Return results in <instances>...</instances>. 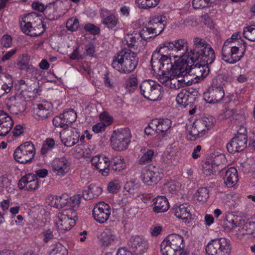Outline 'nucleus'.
I'll use <instances>...</instances> for the list:
<instances>
[{
    "label": "nucleus",
    "mask_w": 255,
    "mask_h": 255,
    "mask_svg": "<svg viewBox=\"0 0 255 255\" xmlns=\"http://www.w3.org/2000/svg\"><path fill=\"white\" fill-rule=\"evenodd\" d=\"M190 50L185 39L161 43L153 53L151 66L158 73V81L165 86L178 89L186 86L191 71Z\"/></svg>",
    "instance_id": "f257e3e1"
},
{
    "label": "nucleus",
    "mask_w": 255,
    "mask_h": 255,
    "mask_svg": "<svg viewBox=\"0 0 255 255\" xmlns=\"http://www.w3.org/2000/svg\"><path fill=\"white\" fill-rule=\"evenodd\" d=\"M193 47L190 49V60L192 62H199L211 64L215 60V54L211 46L204 39L195 37Z\"/></svg>",
    "instance_id": "f03ea898"
},
{
    "label": "nucleus",
    "mask_w": 255,
    "mask_h": 255,
    "mask_svg": "<svg viewBox=\"0 0 255 255\" xmlns=\"http://www.w3.org/2000/svg\"><path fill=\"white\" fill-rule=\"evenodd\" d=\"M138 62L136 54L131 49H124L113 58L112 67L121 73L128 74L133 71Z\"/></svg>",
    "instance_id": "7ed1b4c3"
},
{
    "label": "nucleus",
    "mask_w": 255,
    "mask_h": 255,
    "mask_svg": "<svg viewBox=\"0 0 255 255\" xmlns=\"http://www.w3.org/2000/svg\"><path fill=\"white\" fill-rule=\"evenodd\" d=\"M19 22L21 31L25 34L37 37L44 33V25L35 13H29L20 15Z\"/></svg>",
    "instance_id": "20e7f679"
},
{
    "label": "nucleus",
    "mask_w": 255,
    "mask_h": 255,
    "mask_svg": "<svg viewBox=\"0 0 255 255\" xmlns=\"http://www.w3.org/2000/svg\"><path fill=\"white\" fill-rule=\"evenodd\" d=\"M232 42L225 41L221 51L222 59L229 64H235L243 57L246 50L244 43Z\"/></svg>",
    "instance_id": "39448f33"
},
{
    "label": "nucleus",
    "mask_w": 255,
    "mask_h": 255,
    "mask_svg": "<svg viewBox=\"0 0 255 255\" xmlns=\"http://www.w3.org/2000/svg\"><path fill=\"white\" fill-rule=\"evenodd\" d=\"M81 197L79 195H75L69 197L67 194L54 197L50 196L47 199V202L51 207L57 209H62L69 212L78 209L80 204Z\"/></svg>",
    "instance_id": "423d86ee"
},
{
    "label": "nucleus",
    "mask_w": 255,
    "mask_h": 255,
    "mask_svg": "<svg viewBox=\"0 0 255 255\" xmlns=\"http://www.w3.org/2000/svg\"><path fill=\"white\" fill-rule=\"evenodd\" d=\"M215 122V119L211 116L196 120L187 127L188 138L190 140H195L203 136L213 127Z\"/></svg>",
    "instance_id": "0eeeda50"
},
{
    "label": "nucleus",
    "mask_w": 255,
    "mask_h": 255,
    "mask_svg": "<svg viewBox=\"0 0 255 255\" xmlns=\"http://www.w3.org/2000/svg\"><path fill=\"white\" fill-rule=\"evenodd\" d=\"M230 241L226 238L212 240L206 246L207 255H229L231 251Z\"/></svg>",
    "instance_id": "6e6552de"
},
{
    "label": "nucleus",
    "mask_w": 255,
    "mask_h": 255,
    "mask_svg": "<svg viewBox=\"0 0 255 255\" xmlns=\"http://www.w3.org/2000/svg\"><path fill=\"white\" fill-rule=\"evenodd\" d=\"M131 134L128 128L114 130L111 138L113 149L123 151L126 149L131 141Z\"/></svg>",
    "instance_id": "1a4fd4ad"
},
{
    "label": "nucleus",
    "mask_w": 255,
    "mask_h": 255,
    "mask_svg": "<svg viewBox=\"0 0 255 255\" xmlns=\"http://www.w3.org/2000/svg\"><path fill=\"white\" fill-rule=\"evenodd\" d=\"M77 214L75 211L70 212L66 210L56 214L55 223L57 230L60 233H64L70 230L75 224Z\"/></svg>",
    "instance_id": "9d476101"
},
{
    "label": "nucleus",
    "mask_w": 255,
    "mask_h": 255,
    "mask_svg": "<svg viewBox=\"0 0 255 255\" xmlns=\"http://www.w3.org/2000/svg\"><path fill=\"white\" fill-rule=\"evenodd\" d=\"M161 87L156 82L150 80L142 81L140 85L141 94L146 99L155 101L161 94Z\"/></svg>",
    "instance_id": "9b49d317"
},
{
    "label": "nucleus",
    "mask_w": 255,
    "mask_h": 255,
    "mask_svg": "<svg viewBox=\"0 0 255 255\" xmlns=\"http://www.w3.org/2000/svg\"><path fill=\"white\" fill-rule=\"evenodd\" d=\"M35 148L30 141L25 142L19 146L14 151L13 156L17 162L26 163L34 157Z\"/></svg>",
    "instance_id": "f8f14e48"
},
{
    "label": "nucleus",
    "mask_w": 255,
    "mask_h": 255,
    "mask_svg": "<svg viewBox=\"0 0 255 255\" xmlns=\"http://www.w3.org/2000/svg\"><path fill=\"white\" fill-rule=\"evenodd\" d=\"M99 244L105 249H113L120 243V239L117 232L112 229H105L98 236Z\"/></svg>",
    "instance_id": "ddd939ff"
},
{
    "label": "nucleus",
    "mask_w": 255,
    "mask_h": 255,
    "mask_svg": "<svg viewBox=\"0 0 255 255\" xmlns=\"http://www.w3.org/2000/svg\"><path fill=\"white\" fill-rule=\"evenodd\" d=\"M141 179L147 185L156 184L161 178L160 169L156 166L149 165L145 166L141 173Z\"/></svg>",
    "instance_id": "4468645a"
},
{
    "label": "nucleus",
    "mask_w": 255,
    "mask_h": 255,
    "mask_svg": "<svg viewBox=\"0 0 255 255\" xmlns=\"http://www.w3.org/2000/svg\"><path fill=\"white\" fill-rule=\"evenodd\" d=\"M52 170L58 178L66 176L70 171L71 164L65 157L55 158L51 162Z\"/></svg>",
    "instance_id": "2eb2a0df"
},
{
    "label": "nucleus",
    "mask_w": 255,
    "mask_h": 255,
    "mask_svg": "<svg viewBox=\"0 0 255 255\" xmlns=\"http://www.w3.org/2000/svg\"><path fill=\"white\" fill-rule=\"evenodd\" d=\"M52 104L48 101H43L35 105L33 110V116L38 121H43L48 119L53 114Z\"/></svg>",
    "instance_id": "dca6fc26"
},
{
    "label": "nucleus",
    "mask_w": 255,
    "mask_h": 255,
    "mask_svg": "<svg viewBox=\"0 0 255 255\" xmlns=\"http://www.w3.org/2000/svg\"><path fill=\"white\" fill-rule=\"evenodd\" d=\"M110 215V206L104 202L96 204L93 209L94 219L101 224L105 223L109 219Z\"/></svg>",
    "instance_id": "f3484780"
},
{
    "label": "nucleus",
    "mask_w": 255,
    "mask_h": 255,
    "mask_svg": "<svg viewBox=\"0 0 255 255\" xmlns=\"http://www.w3.org/2000/svg\"><path fill=\"white\" fill-rule=\"evenodd\" d=\"M79 137L80 132L72 127L63 129L60 132L61 141L67 147H71L77 143Z\"/></svg>",
    "instance_id": "a211bd4d"
},
{
    "label": "nucleus",
    "mask_w": 255,
    "mask_h": 255,
    "mask_svg": "<svg viewBox=\"0 0 255 255\" xmlns=\"http://www.w3.org/2000/svg\"><path fill=\"white\" fill-rule=\"evenodd\" d=\"M247 136L244 133L238 132L230 142L227 144V149L229 152L234 154L243 151L247 146Z\"/></svg>",
    "instance_id": "6ab92c4d"
},
{
    "label": "nucleus",
    "mask_w": 255,
    "mask_h": 255,
    "mask_svg": "<svg viewBox=\"0 0 255 255\" xmlns=\"http://www.w3.org/2000/svg\"><path fill=\"white\" fill-rule=\"evenodd\" d=\"M166 17L162 15H156L150 18L148 23V28L153 36L162 33L166 25Z\"/></svg>",
    "instance_id": "aec40b11"
},
{
    "label": "nucleus",
    "mask_w": 255,
    "mask_h": 255,
    "mask_svg": "<svg viewBox=\"0 0 255 255\" xmlns=\"http://www.w3.org/2000/svg\"><path fill=\"white\" fill-rule=\"evenodd\" d=\"M128 244L132 251L137 255L146 252L148 248L147 240L140 236L131 237Z\"/></svg>",
    "instance_id": "412c9836"
},
{
    "label": "nucleus",
    "mask_w": 255,
    "mask_h": 255,
    "mask_svg": "<svg viewBox=\"0 0 255 255\" xmlns=\"http://www.w3.org/2000/svg\"><path fill=\"white\" fill-rule=\"evenodd\" d=\"M219 160L226 161L224 155H221L214 160H207L203 165V173L206 176H211L217 171L221 170L223 166L218 162Z\"/></svg>",
    "instance_id": "4be33fe9"
},
{
    "label": "nucleus",
    "mask_w": 255,
    "mask_h": 255,
    "mask_svg": "<svg viewBox=\"0 0 255 255\" xmlns=\"http://www.w3.org/2000/svg\"><path fill=\"white\" fill-rule=\"evenodd\" d=\"M38 186V178L35 174L32 173H28L22 177L18 183V187L20 189L28 191L35 190Z\"/></svg>",
    "instance_id": "5701e85b"
},
{
    "label": "nucleus",
    "mask_w": 255,
    "mask_h": 255,
    "mask_svg": "<svg viewBox=\"0 0 255 255\" xmlns=\"http://www.w3.org/2000/svg\"><path fill=\"white\" fill-rule=\"evenodd\" d=\"M92 165L98 169L103 176H107L109 173L110 160L105 156L96 155L91 159Z\"/></svg>",
    "instance_id": "b1692460"
},
{
    "label": "nucleus",
    "mask_w": 255,
    "mask_h": 255,
    "mask_svg": "<svg viewBox=\"0 0 255 255\" xmlns=\"http://www.w3.org/2000/svg\"><path fill=\"white\" fill-rule=\"evenodd\" d=\"M192 207L187 203L175 204L173 207V211L175 216L183 220L185 222H189L192 219L191 210Z\"/></svg>",
    "instance_id": "393cba45"
},
{
    "label": "nucleus",
    "mask_w": 255,
    "mask_h": 255,
    "mask_svg": "<svg viewBox=\"0 0 255 255\" xmlns=\"http://www.w3.org/2000/svg\"><path fill=\"white\" fill-rule=\"evenodd\" d=\"M164 240L173 249H176L179 255H186L185 253L184 252V240L181 236L173 234L168 235Z\"/></svg>",
    "instance_id": "a878e982"
},
{
    "label": "nucleus",
    "mask_w": 255,
    "mask_h": 255,
    "mask_svg": "<svg viewBox=\"0 0 255 255\" xmlns=\"http://www.w3.org/2000/svg\"><path fill=\"white\" fill-rule=\"evenodd\" d=\"M10 100L13 102L9 107V111L11 114L18 115L25 110L26 102L22 95H16L11 98Z\"/></svg>",
    "instance_id": "bb28decb"
},
{
    "label": "nucleus",
    "mask_w": 255,
    "mask_h": 255,
    "mask_svg": "<svg viewBox=\"0 0 255 255\" xmlns=\"http://www.w3.org/2000/svg\"><path fill=\"white\" fill-rule=\"evenodd\" d=\"M13 125L11 118L5 112L0 111V136L6 135Z\"/></svg>",
    "instance_id": "cd10ccee"
},
{
    "label": "nucleus",
    "mask_w": 255,
    "mask_h": 255,
    "mask_svg": "<svg viewBox=\"0 0 255 255\" xmlns=\"http://www.w3.org/2000/svg\"><path fill=\"white\" fill-rule=\"evenodd\" d=\"M128 47L134 50L140 51L142 47V42L140 39V35L136 33L127 34L123 41Z\"/></svg>",
    "instance_id": "c85d7f7f"
},
{
    "label": "nucleus",
    "mask_w": 255,
    "mask_h": 255,
    "mask_svg": "<svg viewBox=\"0 0 255 255\" xmlns=\"http://www.w3.org/2000/svg\"><path fill=\"white\" fill-rule=\"evenodd\" d=\"M101 15L103 23L109 28L116 27L119 22L117 14L107 9H102Z\"/></svg>",
    "instance_id": "c756f323"
},
{
    "label": "nucleus",
    "mask_w": 255,
    "mask_h": 255,
    "mask_svg": "<svg viewBox=\"0 0 255 255\" xmlns=\"http://www.w3.org/2000/svg\"><path fill=\"white\" fill-rule=\"evenodd\" d=\"M153 211L155 213L166 212L169 208L167 198L163 196H158L153 199Z\"/></svg>",
    "instance_id": "7c9ffc66"
},
{
    "label": "nucleus",
    "mask_w": 255,
    "mask_h": 255,
    "mask_svg": "<svg viewBox=\"0 0 255 255\" xmlns=\"http://www.w3.org/2000/svg\"><path fill=\"white\" fill-rule=\"evenodd\" d=\"M238 179L237 170L233 167L229 168L226 171L223 177L224 183L228 187H234L238 182Z\"/></svg>",
    "instance_id": "2f4dec72"
},
{
    "label": "nucleus",
    "mask_w": 255,
    "mask_h": 255,
    "mask_svg": "<svg viewBox=\"0 0 255 255\" xmlns=\"http://www.w3.org/2000/svg\"><path fill=\"white\" fill-rule=\"evenodd\" d=\"M172 121L168 119H154L152 121V126L156 127L157 133L165 132L171 127Z\"/></svg>",
    "instance_id": "473e14b6"
},
{
    "label": "nucleus",
    "mask_w": 255,
    "mask_h": 255,
    "mask_svg": "<svg viewBox=\"0 0 255 255\" xmlns=\"http://www.w3.org/2000/svg\"><path fill=\"white\" fill-rule=\"evenodd\" d=\"M102 192V189L98 186L91 184L87 189L83 192V197L86 200H89L98 197Z\"/></svg>",
    "instance_id": "72a5a7b5"
},
{
    "label": "nucleus",
    "mask_w": 255,
    "mask_h": 255,
    "mask_svg": "<svg viewBox=\"0 0 255 255\" xmlns=\"http://www.w3.org/2000/svg\"><path fill=\"white\" fill-rule=\"evenodd\" d=\"M208 197V189L206 187H202L198 189L194 194L193 200L196 204H202L207 201Z\"/></svg>",
    "instance_id": "f704fd0d"
},
{
    "label": "nucleus",
    "mask_w": 255,
    "mask_h": 255,
    "mask_svg": "<svg viewBox=\"0 0 255 255\" xmlns=\"http://www.w3.org/2000/svg\"><path fill=\"white\" fill-rule=\"evenodd\" d=\"M110 165L113 170L121 171L126 168V163L124 158L121 156L114 157L110 161Z\"/></svg>",
    "instance_id": "c9c22d12"
},
{
    "label": "nucleus",
    "mask_w": 255,
    "mask_h": 255,
    "mask_svg": "<svg viewBox=\"0 0 255 255\" xmlns=\"http://www.w3.org/2000/svg\"><path fill=\"white\" fill-rule=\"evenodd\" d=\"M33 9L39 12H44L45 16L48 19H52L54 16L50 14L51 11H54L53 8H50L48 5L45 6L43 4L38 1H35L32 4Z\"/></svg>",
    "instance_id": "e433bc0d"
},
{
    "label": "nucleus",
    "mask_w": 255,
    "mask_h": 255,
    "mask_svg": "<svg viewBox=\"0 0 255 255\" xmlns=\"http://www.w3.org/2000/svg\"><path fill=\"white\" fill-rule=\"evenodd\" d=\"M189 92L186 90H182L177 95L176 97V101L177 103L183 106L186 107L191 102L189 99L192 98V97L189 96Z\"/></svg>",
    "instance_id": "4c0bfd02"
},
{
    "label": "nucleus",
    "mask_w": 255,
    "mask_h": 255,
    "mask_svg": "<svg viewBox=\"0 0 255 255\" xmlns=\"http://www.w3.org/2000/svg\"><path fill=\"white\" fill-rule=\"evenodd\" d=\"M231 123L237 127H240V130L245 131L246 130L244 125L246 123L245 117L242 114L233 115L231 118Z\"/></svg>",
    "instance_id": "58836bf2"
},
{
    "label": "nucleus",
    "mask_w": 255,
    "mask_h": 255,
    "mask_svg": "<svg viewBox=\"0 0 255 255\" xmlns=\"http://www.w3.org/2000/svg\"><path fill=\"white\" fill-rule=\"evenodd\" d=\"M209 65L203 63H200L198 66L196 65L193 69L197 77L202 78L206 77L209 72Z\"/></svg>",
    "instance_id": "ea45409f"
},
{
    "label": "nucleus",
    "mask_w": 255,
    "mask_h": 255,
    "mask_svg": "<svg viewBox=\"0 0 255 255\" xmlns=\"http://www.w3.org/2000/svg\"><path fill=\"white\" fill-rule=\"evenodd\" d=\"M160 251L162 255H179L176 249H173L165 240L161 244Z\"/></svg>",
    "instance_id": "a19ab883"
},
{
    "label": "nucleus",
    "mask_w": 255,
    "mask_h": 255,
    "mask_svg": "<svg viewBox=\"0 0 255 255\" xmlns=\"http://www.w3.org/2000/svg\"><path fill=\"white\" fill-rule=\"evenodd\" d=\"M211 92H212L214 97V99H217V103H219L222 100L224 103L228 102V101L226 100V98H225V92L223 88L222 87H213L210 89Z\"/></svg>",
    "instance_id": "79ce46f5"
},
{
    "label": "nucleus",
    "mask_w": 255,
    "mask_h": 255,
    "mask_svg": "<svg viewBox=\"0 0 255 255\" xmlns=\"http://www.w3.org/2000/svg\"><path fill=\"white\" fill-rule=\"evenodd\" d=\"M154 154V152L152 149H144L143 154L139 159V163L143 165L150 162L152 160Z\"/></svg>",
    "instance_id": "37998d69"
},
{
    "label": "nucleus",
    "mask_w": 255,
    "mask_h": 255,
    "mask_svg": "<svg viewBox=\"0 0 255 255\" xmlns=\"http://www.w3.org/2000/svg\"><path fill=\"white\" fill-rule=\"evenodd\" d=\"M243 34L247 39L255 41V25H247L244 28Z\"/></svg>",
    "instance_id": "c03bdc74"
},
{
    "label": "nucleus",
    "mask_w": 255,
    "mask_h": 255,
    "mask_svg": "<svg viewBox=\"0 0 255 255\" xmlns=\"http://www.w3.org/2000/svg\"><path fill=\"white\" fill-rule=\"evenodd\" d=\"M49 255H68V251L61 244L57 243L54 245Z\"/></svg>",
    "instance_id": "a18cd8bd"
},
{
    "label": "nucleus",
    "mask_w": 255,
    "mask_h": 255,
    "mask_svg": "<svg viewBox=\"0 0 255 255\" xmlns=\"http://www.w3.org/2000/svg\"><path fill=\"white\" fill-rule=\"evenodd\" d=\"M180 184L174 180H170L165 185V189L167 192L174 194L179 190Z\"/></svg>",
    "instance_id": "49530a36"
},
{
    "label": "nucleus",
    "mask_w": 255,
    "mask_h": 255,
    "mask_svg": "<svg viewBox=\"0 0 255 255\" xmlns=\"http://www.w3.org/2000/svg\"><path fill=\"white\" fill-rule=\"evenodd\" d=\"M62 115L68 126L74 122L77 118L76 113L73 109L66 111Z\"/></svg>",
    "instance_id": "de8ad7c7"
},
{
    "label": "nucleus",
    "mask_w": 255,
    "mask_h": 255,
    "mask_svg": "<svg viewBox=\"0 0 255 255\" xmlns=\"http://www.w3.org/2000/svg\"><path fill=\"white\" fill-rule=\"evenodd\" d=\"M24 91L37 94L39 91L38 82L37 80L27 79V83Z\"/></svg>",
    "instance_id": "09e8293b"
},
{
    "label": "nucleus",
    "mask_w": 255,
    "mask_h": 255,
    "mask_svg": "<svg viewBox=\"0 0 255 255\" xmlns=\"http://www.w3.org/2000/svg\"><path fill=\"white\" fill-rule=\"evenodd\" d=\"M121 187V181L119 178H115L108 185V190L110 193H116Z\"/></svg>",
    "instance_id": "8fccbe9b"
},
{
    "label": "nucleus",
    "mask_w": 255,
    "mask_h": 255,
    "mask_svg": "<svg viewBox=\"0 0 255 255\" xmlns=\"http://www.w3.org/2000/svg\"><path fill=\"white\" fill-rule=\"evenodd\" d=\"M53 125L56 128H67L69 126L65 122L62 114L55 117L52 120Z\"/></svg>",
    "instance_id": "3c124183"
},
{
    "label": "nucleus",
    "mask_w": 255,
    "mask_h": 255,
    "mask_svg": "<svg viewBox=\"0 0 255 255\" xmlns=\"http://www.w3.org/2000/svg\"><path fill=\"white\" fill-rule=\"evenodd\" d=\"M79 25V20L76 17H73L67 21L66 27L68 30L74 31L78 29Z\"/></svg>",
    "instance_id": "603ef678"
},
{
    "label": "nucleus",
    "mask_w": 255,
    "mask_h": 255,
    "mask_svg": "<svg viewBox=\"0 0 255 255\" xmlns=\"http://www.w3.org/2000/svg\"><path fill=\"white\" fill-rule=\"evenodd\" d=\"M25 71L28 76L31 75L32 79L37 80V77L40 76V70L30 64L27 68Z\"/></svg>",
    "instance_id": "864d4df0"
},
{
    "label": "nucleus",
    "mask_w": 255,
    "mask_h": 255,
    "mask_svg": "<svg viewBox=\"0 0 255 255\" xmlns=\"http://www.w3.org/2000/svg\"><path fill=\"white\" fill-rule=\"evenodd\" d=\"M29 59L27 55H22L21 59L19 60L17 63V68L20 70L25 71L30 65L28 62Z\"/></svg>",
    "instance_id": "5fc2aeb1"
},
{
    "label": "nucleus",
    "mask_w": 255,
    "mask_h": 255,
    "mask_svg": "<svg viewBox=\"0 0 255 255\" xmlns=\"http://www.w3.org/2000/svg\"><path fill=\"white\" fill-rule=\"evenodd\" d=\"M126 84V88L128 91L134 90L137 86V79L136 77H130L127 79Z\"/></svg>",
    "instance_id": "6e6d98bb"
},
{
    "label": "nucleus",
    "mask_w": 255,
    "mask_h": 255,
    "mask_svg": "<svg viewBox=\"0 0 255 255\" xmlns=\"http://www.w3.org/2000/svg\"><path fill=\"white\" fill-rule=\"evenodd\" d=\"M210 0H193V6L195 9H199L208 6Z\"/></svg>",
    "instance_id": "4d7b16f0"
},
{
    "label": "nucleus",
    "mask_w": 255,
    "mask_h": 255,
    "mask_svg": "<svg viewBox=\"0 0 255 255\" xmlns=\"http://www.w3.org/2000/svg\"><path fill=\"white\" fill-rule=\"evenodd\" d=\"M100 122L104 124L106 127L110 125L113 122L112 118L106 112H104L100 114Z\"/></svg>",
    "instance_id": "13d9d810"
},
{
    "label": "nucleus",
    "mask_w": 255,
    "mask_h": 255,
    "mask_svg": "<svg viewBox=\"0 0 255 255\" xmlns=\"http://www.w3.org/2000/svg\"><path fill=\"white\" fill-rule=\"evenodd\" d=\"M179 150V143L175 141L170 144L166 149V152L171 156L175 155Z\"/></svg>",
    "instance_id": "bf43d9fd"
},
{
    "label": "nucleus",
    "mask_w": 255,
    "mask_h": 255,
    "mask_svg": "<svg viewBox=\"0 0 255 255\" xmlns=\"http://www.w3.org/2000/svg\"><path fill=\"white\" fill-rule=\"evenodd\" d=\"M140 35V39L144 40H147L150 39L152 36H149L151 34V31L148 28V25L142 28V30L138 33Z\"/></svg>",
    "instance_id": "052dcab7"
},
{
    "label": "nucleus",
    "mask_w": 255,
    "mask_h": 255,
    "mask_svg": "<svg viewBox=\"0 0 255 255\" xmlns=\"http://www.w3.org/2000/svg\"><path fill=\"white\" fill-rule=\"evenodd\" d=\"M245 230L246 234L252 235L255 238V222H251L245 224Z\"/></svg>",
    "instance_id": "680f3d73"
},
{
    "label": "nucleus",
    "mask_w": 255,
    "mask_h": 255,
    "mask_svg": "<svg viewBox=\"0 0 255 255\" xmlns=\"http://www.w3.org/2000/svg\"><path fill=\"white\" fill-rule=\"evenodd\" d=\"M213 93L211 92V90L209 89L206 92L204 93L203 98L204 100L208 103L209 104H216L217 99L215 100L214 99Z\"/></svg>",
    "instance_id": "e2e57ef3"
},
{
    "label": "nucleus",
    "mask_w": 255,
    "mask_h": 255,
    "mask_svg": "<svg viewBox=\"0 0 255 255\" xmlns=\"http://www.w3.org/2000/svg\"><path fill=\"white\" fill-rule=\"evenodd\" d=\"M85 52L83 53L84 57L86 56L94 57L95 52V47L92 43H89L85 46Z\"/></svg>",
    "instance_id": "0e129e2a"
},
{
    "label": "nucleus",
    "mask_w": 255,
    "mask_h": 255,
    "mask_svg": "<svg viewBox=\"0 0 255 255\" xmlns=\"http://www.w3.org/2000/svg\"><path fill=\"white\" fill-rule=\"evenodd\" d=\"M12 38L9 35H4L1 38V44L3 47L9 48L12 44Z\"/></svg>",
    "instance_id": "69168bd1"
},
{
    "label": "nucleus",
    "mask_w": 255,
    "mask_h": 255,
    "mask_svg": "<svg viewBox=\"0 0 255 255\" xmlns=\"http://www.w3.org/2000/svg\"><path fill=\"white\" fill-rule=\"evenodd\" d=\"M43 241L47 243L53 238V231L51 229H47L42 232Z\"/></svg>",
    "instance_id": "338daca9"
},
{
    "label": "nucleus",
    "mask_w": 255,
    "mask_h": 255,
    "mask_svg": "<svg viewBox=\"0 0 255 255\" xmlns=\"http://www.w3.org/2000/svg\"><path fill=\"white\" fill-rule=\"evenodd\" d=\"M245 232L246 230H245V225L242 226L240 224L233 232L237 235L238 238L241 239L246 234Z\"/></svg>",
    "instance_id": "774afa93"
}]
</instances>
